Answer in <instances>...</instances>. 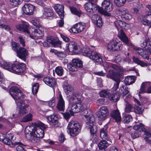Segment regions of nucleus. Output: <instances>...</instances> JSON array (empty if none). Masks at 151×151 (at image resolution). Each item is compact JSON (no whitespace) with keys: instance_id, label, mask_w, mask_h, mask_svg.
Returning a JSON list of instances; mask_svg holds the SVG:
<instances>
[{"instance_id":"obj_1","label":"nucleus","mask_w":151,"mask_h":151,"mask_svg":"<svg viewBox=\"0 0 151 151\" xmlns=\"http://www.w3.org/2000/svg\"><path fill=\"white\" fill-rule=\"evenodd\" d=\"M84 99L82 94L76 92L71 96L70 98V101L72 104L70 113L73 116L74 113L79 112L84 109L83 103L81 101Z\"/></svg>"},{"instance_id":"obj_2","label":"nucleus","mask_w":151,"mask_h":151,"mask_svg":"<svg viewBox=\"0 0 151 151\" xmlns=\"http://www.w3.org/2000/svg\"><path fill=\"white\" fill-rule=\"evenodd\" d=\"M16 27L18 30L28 34L31 38L34 39H40L44 35V29L42 27H39L34 29L31 34H30L29 26L26 23L22 24H18Z\"/></svg>"},{"instance_id":"obj_3","label":"nucleus","mask_w":151,"mask_h":151,"mask_svg":"<svg viewBox=\"0 0 151 151\" xmlns=\"http://www.w3.org/2000/svg\"><path fill=\"white\" fill-rule=\"evenodd\" d=\"M118 36L121 40L123 42L128 44V45L130 46L132 49L135 50L136 53L138 54L144 59H146L147 60L149 59V57L148 54H146V52L147 51V50L144 51L142 49L138 48L135 47L132 43H129L128 38L126 36L125 33L122 30H121L120 31V33L119 34ZM146 50H147V49Z\"/></svg>"},{"instance_id":"obj_4","label":"nucleus","mask_w":151,"mask_h":151,"mask_svg":"<svg viewBox=\"0 0 151 151\" xmlns=\"http://www.w3.org/2000/svg\"><path fill=\"white\" fill-rule=\"evenodd\" d=\"M81 128L80 124L77 122L70 121L67 127V132L72 137L76 136L80 132Z\"/></svg>"},{"instance_id":"obj_5","label":"nucleus","mask_w":151,"mask_h":151,"mask_svg":"<svg viewBox=\"0 0 151 151\" xmlns=\"http://www.w3.org/2000/svg\"><path fill=\"white\" fill-rule=\"evenodd\" d=\"M101 4L102 7L98 9L99 12L101 14H104L110 12L113 9V4L110 0H104Z\"/></svg>"},{"instance_id":"obj_6","label":"nucleus","mask_w":151,"mask_h":151,"mask_svg":"<svg viewBox=\"0 0 151 151\" xmlns=\"http://www.w3.org/2000/svg\"><path fill=\"white\" fill-rule=\"evenodd\" d=\"M10 95L15 100H18L21 98H23V94L17 87L12 86L9 91Z\"/></svg>"},{"instance_id":"obj_7","label":"nucleus","mask_w":151,"mask_h":151,"mask_svg":"<svg viewBox=\"0 0 151 151\" xmlns=\"http://www.w3.org/2000/svg\"><path fill=\"white\" fill-rule=\"evenodd\" d=\"M109 114V110L107 108L102 106L99 109L97 116L99 120L103 121L107 118Z\"/></svg>"},{"instance_id":"obj_8","label":"nucleus","mask_w":151,"mask_h":151,"mask_svg":"<svg viewBox=\"0 0 151 151\" xmlns=\"http://www.w3.org/2000/svg\"><path fill=\"white\" fill-rule=\"evenodd\" d=\"M36 126L37 127L36 129L33 132H35L36 135L40 139L43 138L44 134V129L47 127V125L40 122L36 124Z\"/></svg>"},{"instance_id":"obj_9","label":"nucleus","mask_w":151,"mask_h":151,"mask_svg":"<svg viewBox=\"0 0 151 151\" xmlns=\"http://www.w3.org/2000/svg\"><path fill=\"white\" fill-rule=\"evenodd\" d=\"M144 125L140 123L139 124L135 125L134 127V129L135 130H138L139 131H142L145 132V134L146 136L145 137V139L147 142L151 144V134L147 131L146 129L144 127Z\"/></svg>"},{"instance_id":"obj_10","label":"nucleus","mask_w":151,"mask_h":151,"mask_svg":"<svg viewBox=\"0 0 151 151\" xmlns=\"http://www.w3.org/2000/svg\"><path fill=\"white\" fill-rule=\"evenodd\" d=\"M107 47L108 50L110 51H119L122 49V46L121 42H118L116 40H113L109 43Z\"/></svg>"},{"instance_id":"obj_11","label":"nucleus","mask_w":151,"mask_h":151,"mask_svg":"<svg viewBox=\"0 0 151 151\" xmlns=\"http://www.w3.org/2000/svg\"><path fill=\"white\" fill-rule=\"evenodd\" d=\"M14 135L12 134H8L5 137L3 140V142L5 144L9 145L11 147H14L15 145L21 144L20 142H15L14 144L12 142V140H14Z\"/></svg>"},{"instance_id":"obj_12","label":"nucleus","mask_w":151,"mask_h":151,"mask_svg":"<svg viewBox=\"0 0 151 151\" xmlns=\"http://www.w3.org/2000/svg\"><path fill=\"white\" fill-rule=\"evenodd\" d=\"M26 65L23 63H19L18 64H13L11 72L18 74L23 73L26 69Z\"/></svg>"},{"instance_id":"obj_13","label":"nucleus","mask_w":151,"mask_h":151,"mask_svg":"<svg viewBox=\"0 0 151 151\" xmlns=\"http://www.w3.org/2000/svg\"><path fill=\"white\" fill-rule=\"evenodd\" d=\"M22 9L24 12L27 15H32L35 11L34 6L31 4H26L22 7Z\"/></svg>"},{"instance_id":"obj_14","label":"nucleus","mask_w":151,"mask_h":151,"mask_svg":"<svg viewBox=\"0 0 151 151\" xmlns=\"http://www.w3.org/2000/svg\"><path fill=\"white\" fill-rule=\"evenodd\" d=\"M63 86L65 93L67 95H69L70 97L76 93H74L73 87L68 83L67 81H65L64 82Z\"/></svg>"},{"instance_id":"obj_15","label":"nucleus","mask_w":151,"mask_h":151,"mask_svg":"<svg viewBox=\"0 0 151 151\" xmlns=\"http://www.w3.org/2000/svg\"><path fill=\"white\" fill-rule=\"evenodd\" d=\"M17 56L20 59L25 61L28 57V50L25 48L22 47L17 52Z\"/></svg>"},{"instance_id":"obj_16","label":"nucleus","mask_w":151,"mask_h":151,"mask_svg":"<svg viewBox=\"0 0 151 151\" xmlns=\"http://www.w3.org/2000/svg\"><path fill=\"white\" fill-rule=\"evenodd\" d=\"M88 57L95 63L97 62L101 63L102 62L101 56L93 50L90 52V54Z\"/></svg>"},{"instance_id":"obj_17","label":"nucleus","mask_w":151,"mask_h":151,"mask_svg":"<svg viewBox=\"0 0 151 151\" xmlns=\"http://www.w3.org/2000/svg\"><path fill=\"white\" fill-rule=\"evenodd\" d=\"M57 98L58 102L57 108L60 111H64L65 109V103L60 93L59 94Z\"/></svg>"},{"instance_id":"obj_18","label":"nucleus","mask_w":151,"mask_h":151,"mask_svg":"<svg viewBox=\"0 0 151 151\" xmlns=\"http://www.w3.org/2000/svg\"><path fill=\"white\" fill-rule=\"evenodd\" d=\"M86 27L85 24H82L79 23L74 25L71 30L73 33H77L81 32Z\"/></svg>"},{"instance_id":"obj_19","label":"nucleus","mask_w":151,"mask_h":151,"mask_svg":"<svg viewBox=\"0 0 151 151\" xmlns=\"http://www.w3.org/2000/svg\"><path fill=\"white\" fill-rule=\"evenodd\" d=\"M111 143L110 140L109 141L103 139L101 140L99 143L98 147L100 150L105 151L106 149Z\"/></svg>"},{"instance_id":"obj_20","label":"nucleus","mask_w":151,"mask_h":151,"mask_svg":"<svg viewBox=\"0 0 151 151\" xmlns=\"http://www.w3.org/2000/svg\"><path fill=\"white\" fill-rule=\"evenodd\" d=\"M92 19L93 23L99 28L101 27L103 24L101 18L97 15H93L92 17Z\"/></svg>"},{"instance_id":"obj_21","label":"nucleus","mask_w":151,"mask_h":151,"mask_svg":"<svg viewBox=\"0 0 151 151\" xmlns=\"http://www.w3.org/2000/svg\"><path fill=\"white\" fill-rule=\"evenodd\" d=\"M54 8L60 18H63L64 12L63 5L59 4H56L54 6Z\"/></svg>"},{"instance_id":"obj_22","label":"nucleus","mask_w":151,"mask_h":151,"mask_svg":"<svg viewBox=\"0 0 151 151\" xmlns=\"http://www.w3.org/2000/svg\"><path fill=\"white\" fill-rule=\"evenodd\" d=\"M78 48L77 45L74 42H70L69 43L66 45V50H68L71 52H75L78 49Z\"/></svg>"},{"instance_id":"obj_23","label":"nucleus","mask_w":151,"mask_h":151,"mask_svg":"<svg viewBox=\"0 0 151 151\" xmlns=\"http://www.w3.org/2000/svg\"><path fill=\"white\" fill-rule=\"evenodd\" d=\"M43 80L46 84L52 87L55 86L56 83L55 80L50 77H45Z\"/></svg>"},{"instance_id":"obj_24","label":"nucleus","mask_w":151,"mask_h":151,"mask_svg":"<svg viewBox=\"0 0 151 151\" xmlns=\"http://www.w3.org/2000/svg\"><path fill=\"white\" fill-rule=\"evenodd\" d=\"M110 115L117 123L120 122L121 120L120 114L118 110L112 111L110 113Z\"/></svg>"},{"instance_id":"obj_25","label":"nucleus","mask_w":151,"mask_h":151,"mask_svg":"<svg viewBox=\"0 0 151 151\" xmlns=\"http://www.w3.org/2000/svg\"><path fill=\"white\" fill-rule=\"evenodd\" d=\"M47 120L53 124L55 127H57L59 125L58 123V118L55 115H51L46 116Z\"/></svg>"},{"instance_id":"obj_26","label":"nucleus","mask_w":151,"mask_h":151,"mask_svg":"<svg viewBox=\"0 0 151 151\" xmlns=\"http://www.w3.org/2000/svg\"><path fill=\"white\" fill-rule=\"evenodd\" d=\"M96 5L91 2L86 3L85 5L86 10L88 12L93 13L96 9Z\"/></svg>"},{"instance_id":"obj_27","label":"nucleus","mask_w":151,"mask_h":151,"mask_svg":"<svg viewBox=\"0 0 151 151\" xmlns=\"http://www.w3.org/2000/svg\"><path fill=\"white\" fill-rule=\"evenodd\" d=\"M50 52L54 53L57 56V57L61 60L64 59L66 56V54L64 52L59 51L54 49H51L50 50Z\"/></svg>"},{"instance_id":"obj_28","label":"nucleus","mask_w":151,"mask_h":151,"mask_svg":"<svg viewBox=\"0 0 151 151\" xmlns=\"http://www.w3.org/2000/svg\"><path fill=\"white\" fill-rule=\"evenodd\" d=\"M100 137L103 139L109 141L110 140L107 134V127L102 128L100 131Z\"/></svg>"},{"instance_id":"obj_29","label":"nucleus","mask_w":151,"mask_h":151,"mask_svg":"<svg viewBox=\"0 0 151 151\" xmlns=\"http://www.w3.org/2000/svg\"><path fill=\"white\" fill-rule=\"evenodd\" d=\"M141 22L144 25L149 26L151 24V14H147L141 19Z\"/></svg>"},{"instance_id":"obj_30","label":"nucleus","mask_w":151,"mask_h":151,"mask_svg":"<svg viewBox=\"0 0 151 151\" xmlns=\"http://www.w3.org/2000/svg\"><path fill=\"white\" fill-rule=\"evenodd\" d=\"M150 86V83L149 82H143L141 85V88L139 92V96H140V94L145 93H147V90L146 88L149 87Z\"/></svg>"},{"instance_id":"obj_31","label":"nucleus","mask_w":151,"mask_h":151,"mask_svg":"<svg viewBox=\"0 0 151 151\" xmlns=\"http://www.w3.org/2000/svg\"><path fill=\"white\" fill-rule=\"evenodd\" d=\"M27 139L33 143L39 142L41 139L36 135L35 132H33L32 134L30 135V137H29Z\"/></svg>"},{"instance_id":"obj_32","label":"nucleus","mask_w":151,"mask_h":151,"mask_svg":"<svg viewBox=\"0 0 151 151\" xmlns=\"http://www.w3.org/2000/svg\"><path fill=\"white\" fill-rule=\"evenodd\" d=\"M85 117L86 118H88V119H87L86 121V126L89 127V126H93L95 121L94 116L91 115L89 117L88 115H85Z\"/></svg>"},{"instance_id":"obj_33","label":"nucleus","mask_w":151,"mask_h":151,"mask_svg":"<svg viewBox=\"0 0 151 151\" xmlns=\"http://www.w3.org/2000/svg\"><path fill=\"white\" fill-rule=\"evenodd\" d=\"M129 89L127 87H125L124 88V86H122L120 87L119 91L117 92L120 96V95L124 96L129 93Z\"/></svg>"},{"instance_id":"obj_34","label":"nucleus","mask_w":151,"mask_h":151,"mask_svg":"<svg viewBox=\"0 0 151 151\" xmlns=\"http://www.w3.org/2000/svg\"><path fill=\"white\" fill-rule=\"evenodd\" d=\"M70 9L73 14L76 15L79 17H80L83 14V12L81 10L77 9L74 7H70Z\"/></svg>"},{"instance_id":"obj_35","label":"nucleus","mask_w":151,"mask_h":151,"mask_svg":"<svg viewBox=\"0 0 151 151\" xmlns=\"http://www.w3.org/2000/svg\"><path fill=\"white\" fill-rule=\"evenodd\" d=\"M136 79V77L134 76H127L125 78V82L126 84L130 85L134 83Z\"/></svg>"},{"instance_id":"obj_36","label":"nucleus","mask_w":151,"mask_h":151,"mask_svg":"<svg viewBox=\"0 0 151 151\" xmlns=\"http://www.w3.org/2000/svg\"><path fill=\"white\" fill-rule=\"evenodd\" d=\"M53 14V12L50 9L47 8H45L43 9V16L46 17H51Z\"/></svg>"},{"instance_id":"obj_37","label":"nucleus","mask_w":151,"mask_h":151,"mask_svg":"<svg viewBox=\"0 0 151 151\" xmlns=\"http://www.w3.org/2000/svg\"><path fill=\"white\" fill-rule=\"evenodd\" d=\"M124 112L126 113H129L133 111V106L128 102H126L125 104Z\"/></svg>"},{"instance_id":"obj_38","label":"nucleus","mask_w":151,"mask_h":151,"mask_svg":"<svg viewBox=\"0 0 151 151\" xmlns=\"http://www.w3.org/2000/svg\"><path fill=\"white\" fill-rule=\"evenodd\" d=\"M120 98V96L118 95L117 92H116L115 94L112 93L109 96V99L114 102L118 101Z\"/></svg>"},{"instance_id":"obj_39","label":"nucleus","mask_w":151,"mask_h":151,"mask_svg":"<svg viewBox=\"0 0 151 151\" xmlns=\"http://www.w3.org/2000/svg\"><path fill=\"white\" fill-rule=\"evenodd\" d=\"M132 59L133 61L136 63L138 65H141V66L144 67L147 66V63L140 60L137 58L135 56L133 57Z\"/></svg>"},{"instance_id":"obj_40","label":"nucleus","mask_w":151,"mask_h":151,"mask_svg":"<svg viewBox=\"0 0 151 151\" xmlns=\"http://www.w3.org/2000/svg\"><path fill=\"white\" fill-rule=\"evenodd\" d=\"M121 12V14L123 16V17L125 19L129 20L132 19V16L128 10H123V11H122Z\"/></svg>"},{"instance_id":"obj_41","label":"nucleus","mask_w":151,"mask_h":151,"mask_svg":"<svg viewBox=\"0 0 151 151\" xmlns=\"http://www.w3.org/2000/svg\"><path fill=\"white\" fill-rule=\"evenodd\" d=\"M93 50L90 49L89 47L86 46L83 48L82 52L84 56L88 57L90 54V52Z\"/></svg>"},{"instance_id":"obj_42","label":"nucleus","mask_w":151,"mask_h":151,"mask_svg":"<svg viewBox=\"0 0 151 151\" xmlns=\"http://www.w3.org/2000/svg\"><path fill=\"white\" fill-rule=\"evenodd\" d=\"M106 77L108 78L112 79L114 80H115V79L119 78L116 77V73L112 70H109Z\"/></svg>"},{"instance_id":"obj_43","label":"nucleus","mask_w":151,"mask_h":151,"mask_svg":"<svg viewBox=\"0 0 151 151\" xmlns=\"http://www.w3.org/2000/svg\"><path fill=\"white\" fill-rule=\"evenodd\" d=\"M30 103L29 101L27 100H25L23 101H19L17 103L18 106H22L27 107L29 106Z\"/></svg>"},{"instance_id":"obj_44","label":"nucleus","mask_w":151,"mask_h":151,"mask_svg":"<svg viewBox=\"0 0 151 151\" xmlns=\"http://www.w3.org/2000/svg\"><path fill=\"white\" fill-rule=\"evenodd\" d=\"M132 120V116L130 115H125L123 117L122 121L124 123H129Z\"/></svg>"},{"instance_id":"obj_45","label":"nucleus","mask_w":151,"mask_h":151,"mask_svg":"<svg viewBox=\"0 0 151 151\" xmlns=\"http://www.w3.org/2000/svg\"><path fill=\"white\" fill-rule=\"evenodd\" d=\"M34 131L32 130V129L30 127H26L24 130V133L27 139L30 137V135L32 134L33 131Z\"/></svg>"},{"instance_id":"obj_46","label":"nucleus","mask_w":151,"mask_h":151,"mask_svg":"<svg viewBox=\"0 0 151 151\" xmlns=\"http://www.w3.org/2000/svg\"><path fill=\"white\" fill-rule=\"evenodd\" d=\"M72 63L73 65L77 67H81L82 66L81 61L79 59H74L73 60Z\"/></svg>"},{"instance_id":"obj_47","label":"nucleus","mask_w":151,"mask_h":151,"mask_svg":"<svg viewBox=\"0 0 151 151\" xmlns=\"http://www.w3.org/2000/svg\"><path fill=\"white\" fill-rule=\"evenodd\" d=\"M12 49L16 52L22 47L20 46L19 44L15 42L12 43Z\"/></svg>"},{"instance_id":"obj_48","label":"nucleus","mask_w":151,"mask_h":151,"mask_svg":"<svg viewBox=\"0 0 151 151\" xmlns=\"http://www.w3.org/2000/svg\"><path fill=\"white\" fill-rule=\"evenodd\" d=\"M32 115L29 114L22 119L21 121L23 122H27L32 120Z\"/></svg>"},{"instance_id":"obj_49","label":"nucleus","mask_w":151,"mask_h":151,"mask_svg":"<svg viewBox=\"0 0 151 151\" xmlns=\"http://www.w3.org/2000/svg\"><path fill=\"white\" fill-rule=\"evenodd\" d=\"M55 72L59 76H62L63 73V70L62 67L58 66L55 69Z\"/></svg>"},{"instance_id":"obj_50","label":"nucleus","mask_w":151,"mask_h":151,"mask_svg":"<svg viewBox=\"0 0 151 151\" xmlns=\"http://www.w3.org/2000/svg\"><path fill=\"white\" fill-rule=\"evenodd\" d=\"M135 130V131H134L131 134V136L133 139L139 137L140 135V132H142V131H139L138 130Z\"/></svg>"},{"instance_id":"obj_51","label":"nucleus","mask_w":151,"mask_h":151,"mask_svg":"<svg viewBox=\"0 0 151 151\" xmlns=\"http://www.w3.org/2000/svg\"><path fill=\"white\" fill-rule=\"evenodd\" d=\"M90 129V132L91 134H96L97 131V127L94 125L92 126H89V127H87Z\"/></svg>"},{"instance_id":"obj_52","label":"nucleus","mask_w":151,"mask_h":151,"mask_svg":"<svg viewBox=\"0 0 151 151\" xmlns=\"http://www.w3.org/2000/svg\"><path fill=\"white\" fill-rule=\"evenodd\" d=\"M39 85L37 83H35L32 86V92L34 95H36L38 92Z\"/></svg>"},{"instance_id":"obj_53","label":"nucleus","mask_w":151,"mask_h":151,"mask_svg":"<svg viewBox=\"0 0 151 151\" xmlns=\"http://www.w3.org/2000/svg\"><path fill=\"white\" fill-rule=\"evenodd\" d=\"M67 67L68 69L71 71L74 72L77 70V67L73 63H69L68 64Z\"/></svg>"},{"instance_id":"obj_54","label":"nucleus","mask_w":151,"mask_h":151,"mask_svg":"<svg viewBox=\"0 0 151 151\" xmlns=\"http://www.w3.org/2000/svg\"><path fill=\"white\" fill-rule=\"evenodd\" d=\"M13 64L10 63H5L3 65V68L5 69H6L11 72V69H12V66Z\"/></svg>"},{"instance_id":"obj_55","label":"nucleus","mask_w":151,"mask_h":151,"mask_svg":"<svg viewBox=\"0 0 151 151\" xmlns=\"http://www.w3.org/2000/svg\"><path fill=\"white\" fill-rule=\"evenodd\" d=\"M126 0H115L114 2L118 6H123L126 2Z\"/></svg>"},{"instance_id":"obj_56","label":"nucleus","mask_w":151,"mask_h":151,"mask_svg":"<svg viewBox=\"0 0 151 151\" xmlns=\"http://www.w3.org/2000/svg\"><path fill=\"white\" fill-rule=\"evenodd\" d=\"M10 4L14 6H17L21 4V2L20 0H9Z\"/></svg>"},{"instance_id":"obj_57","label":"nucleus","mask_w":151,"mask_h":151,"mask_svg":"<svg viewBox=\"0 0 151 151\" xmlns=\"http://www.w3.org/2000/svg\"><path fill=\"white\" fill-rule=\"evenodd\" d=\"M114 81L115 82V83H114L113 88L114 90H116L119 87V85L120 82V78H118L115 79V80Z\"/></svg>"},{"instance_id":"obj_58","label":"nucleus","mask_w":151,"mask_h":151,"mask_svg":"<svg viewBox=\"0 0 151 151\" xmlns=\"http://www.w3.org/2000/svg\"><path fill=\"white\" fill-rule=\"evenodd\" d=\"M32 23L33 25L37 28L39 27H42L40 24V22L38 19H35L32 21Z\"/></svg>"},{"instance_id":"obj_59","label":"nucleus","mask_w":151,"mask_h":151,"mask_svg":"<svg viewBox=\"0 0 151 151\" xmlns=\"http://www.w3.org/2000/svg\"><path fill=\"white\" fill-rule=\"evenodd\" d=\"M118 24L120 27L122 28L127 29V26L126 23L122 21L119 20L118 21Z\"/></svg>"},{"instance_id":"obj_60","label":"nucleus","mask_w":151,"mask_h":151,"mask_svg":"<svg viewBox=\"0 0 151 151\" xmlns=\"http://www.w3.org/2000/svg\"><path fill=\"white\" fill-rule=\"evenodd\" d=\"M19 114L20 115H23L26 113V110L24 107L22 106H19Z\"/></svg>"},{"instance_id":"obj_61","label":"nucleus","mask_w":151,"mask_h":151,"mask_svg":"<svg viewBox=\"0 0 151 151\" xmlns=\"http://www.w3.org/2000/svg\"><path fill=\"white\" fill-rule=\"evenodd\" d=\"M52 45L55 47H61V42L59 40H55L54 42H53Z\"/></svg>"},{"instance_id":"obj_62","label":"nucleus","mask_w":151,"mask_h":151,"mask_svg":"<svg viewBox=\"0 0 151 151\" xmlns=\"http://www.w3.org/2000/svg\"><path fill=\"white\" fill-rule=\"evenodd\" d=\"M109 93L107 90H104L101 91L99 93V94L101 97H106Z\"/></svg>"},{"instance_id":"obj_63","label":"nucleus","mask_w":151,"mask_h":151,"mask_svg":"<svg viewBox=\"0 0 151 151\" xmlns=\"http://www.w3.org/2000/svg\"><path fill=\"white\" fill-rule=\"evenodd\" d=\"M143 110V109L142 108L141 106H139L136 107L134 110L135 113L139 114H141L142 113Z\"/></svg>"},{"instance_id":"obj_64","label":"nucleus","mask_w":151,"mask_h":151,"mask_svg":"<svg viewBox=\"0 0 151 151\" xmlns=\"http://www.w3.org/2000/svg\"><path fill=\"white\" fill-rule=\"evenodd\" d=\"M64 118L68 121L71 117V116H72L70 113H70L69 112H66L64 113H62Z\"/></svg>"}]
</instances>
